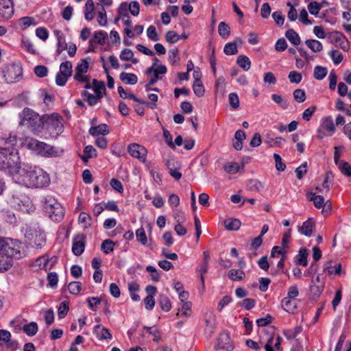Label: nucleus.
Masks as SVG:
<instances>
[{"instance_id":"obj_1","label":"nucleus","mask_w":351,"mask_h":351,"mask_svg":"<svg viewBox=\"0 0 351 351\" xmlns=\"http://www.w3.org/2000/svg\"><path fill=\"white\" fill-rule=\"evenodd\" d=\"M18 176V179L27 187H43L50 182L49 175L36 167L24 166Z\"/></svg>"},{"instance_id":"obj_2","label":"nucleus","mask_w":351,"mask_h":351,"mask_svg":"<svg viewBox=\"0 0 351 351\" xmlns=\"http://www.w3.org/2000/svg\"><path fill=\"white\" fill-rule=\"evenodd\" d=\"M21 169L20 158L15 149H0V171L7 172L12 176H18Z\"/></svg>"},{"instance_id":"obj_3","label":"nucleus","mask_w":351,"mask_h":351,"mask_svg":"<svg viewBox=\"0 0 351 351\" xmlns=\"http://www.w3.org/2000/svg\"><path fill=\"white\" fill-rule=\"evenodd\" d=\"M19 117L21 118L19 125L26 126L33 132L40 131L44 127L45 115L40 117L38 113L28 108H24L20 113Z\"/></svg>"},{"instance_id":"obj_4","label":"nucleus","mask_w":351,"mask_h":351,"mask_svg":"<svg viewBox=\"0 0 351 351\" xmlns=\"http://www.w3.org/2000/svg\"><path fill=\"white\" fill-rule=\"evenodd\" d=\"M0 252L10 259H20L25 256L21 243L19 241L2 237H0Z\"/></svg>"},{"instance_id":"obj_5","label":"nucleus","mask_w":351,"mask_h":351,"mask_svg":"<svg viewBox=\"0 0 351 351\" xmlns=\"http://www.w3.org/2000/svg\"><path fill=\"white\" fill-rule=\"evenodd\" d=\"M43 208L48 217L53 221H59L64 217L63 207L53 196L49 195L45 198Z\"/></svg>"},{"instance_id":"obj_6","label":"nucleus","mask_w":351,"mask_h":351,"mask_svg":"<svg viewBox=\"0 0 351 351\" xmlns=\"http://www.w3.org/2000/svg\"><path fill=\"white\" fill-rule=\"evenodd\" d=\"M25 145L28 149L37 151L38 154L44 156L56 157L59 156V152L56 147L34 138L27 139Z\"/></svg>"},{"instance_id":"obj_7","label":"nucleus","mask_w":351,"mask_h":351,"mask_svg":"<svg viewBox=\"0 0 351 351\" xmlns=\"http://www.w3.org/2000/svg\"><path fill=\"white\" fill-rule=\"evenodd\" d=\"M23 76V69L20 64L14 63L7 66L3 71V77L8 84L19 81Z\"/></svg>"},{"instance_id":"obj_8","label":"nucleus","mask_w":351,"mask_h":351,"mask_svg":"<svg viewBox=\"0 0 351 351\" xmlns=\"http://www.w3.org/2000/svg\"><path fill=\"white\" fill-rule=\"evenodd\" d=\"M44 126L47 129L56 134L58 135L63 131V124L60 120V117L58 114H51L50 115H45Z\"/></svg>"},{"instance_id":"obj_9","label":"nucleus","mask_w":351,"mask_h":351,"mask_svg":"<svg viewBox=\"0 0 351 351\" xmlns=\"http://www.w3.org/2000/svg\"><path fill=\"white\" fill-rule=\"evenodd\" d=\"M72 75V63L70 61H66L61 63L60 71L56 77V83L58 86H62L67 82L69 77Z\"/></svg>"},{"instance_id":"obj_10","label":"nucleus","mask_w":351,"mask_h":351,"mask_svg":"<svg viewBox=\"0 0 351 351\" xmlns=\"http://www.w3.org/2000/svg\"><path fill=\"white\" fill-rule=\"evenodd\" d=\"M330 42L335 45L337 47H340L344 51L349 49V43L346 36L338 31L332 32L329 35Z\"/></svg>"},{"instance_id":"obj_11","label":"nucleus","mask_w":351,"mask_h":351,"mask_svg":"<svg viewBox=\"0 0 351 351\" xmlns=\"http://www.w3.org/2000/svg\"><path fill=\"white\" fill-rule=\"evenodd\" d=\"M216 349H223L228 351L234 349V345L230 341V335L228 332H221L217 339V343L215 346Z\"/></svg>"},{"instance_id":"obj_12","label":"nucleus","mask_w":351,"mask_h":351,"mask_svg":"<svg viewBox=\"0 0 351 351\" xmlns=\"http://www.w3.org/2000/svg\"><path fill=\"white\" fill-rule=\"evenodd\" d=\"M14 14L12 0H0V16L5 19H10Z\"/></svg>"},{"instance_id":"obj_13","label":"nucleus","mask_w":351,"mask_h":351,"mask_svg":"<svg viewBox=\"0 0 351 351\" xmlns=\"http://www.w3.org/2000/svg\"><path fill=\"white\" fill-rule=\"evenodd\" d=\"M85 248V236L77 234L73 239L72 252L75 256H80Z\"/></svg>"},{"instance_id":"obj_14","label":"nucleus","mask_w":351,"mask_h":351,"mask_svg":"<svg viewBox=\"0 0 351 351\" xmlns=\"http://www.w3.org/2000/svg\"><path fill=\"white\" fill-rule=\"evenodd\" d=\"M166 165L170 175L176 180H179L182 178V173L179 171L181 167L180 162L174 158H171L167 160Z\"/></svg>"},{"instance_id":"obj_15","label":"nucleus","mask_w":351,"mask_h":351,"mask_svg":"<svg viewBox=\"0 0 351 351\" xmlns=\"http://www.w3.org/2000/svg\"><path fill=\"white\" fill-rule=\"evenodd\" d=\"M128 151L132 157L143 160L147 153V149L144 147L136 143L130 145Z\"/></svg>"},{"instance_id":"obj_16","label":"nucleus","mask_w":351,"mask_h":351,"mask_svg":"<svg viewBox=\"0 0 351 351\" xmlns=\"http://www.w3.org/2000/svg\"><path fill=\"white\" fill-rule=\"evenodd\" d=\"M128 5L126 2L121 3L118 8V12L119 16H122V19L123 20L124 24L127 27H131L132 21L128 13Z\"/></svg>"},{"instance_id":"obj_17","label":"nucleus","mask_w":351,"mask_h":351,"mask_svg":"<svg viewBox=\"0 0 351 351\" xmlns=\"http://www.w3.org/2000/svg\"><path fill=\"white\" fill-rule=\"evenodd\" d=\"M101 327V325L97 324L93 328V333L99 338L100 340L104 339H111L112 335L110 332V330L105 328L102 327L101 332H99V329Z\"/></svg>"},{"instance_id":"obj_18","label":"nucleus","mask_w":351,"mask_h":351,"mask_svg":"<svg viewBox=\"0 0 351 351\" xmlns=\"http://www.w3.org/2000/svg\"><path fill=\"white\" fill-rule=\"evenodd\" d=\"M108 128V126L106 124L102 123L97 126H92L89 129L88 132L91 136H99L100 134L106 135L110 132Z\"/></svg>"},{"instance_id":"obj_19","label":"nucleus","mask_w":351,"mask_h":351,"mask_svg":"<svg viewBox=\"0 0 351 351\" xmlns=\"http://www.w3.org/2000/svg\"><path fill=\"white\" fill-rule=\"evenodd\" d=\"M117 90L120 97L122 98L130 99L134 100V101L139 102L140 104H142L149 105L148 102L143 101V99H138L133 93H126L122 86H119Z\"/></svg>"},{"instance_id":"obj_20","label":"nucleus","mask_w":351,"mask_h":351,"mask_svg":"<svg viewBox=\"0 0 351 351\" xmlns=\"http://www.w3.org/2000/svg\"><path fill=\"white\" fill-rule=\"evenodd\" d=\"M224 227L226 230L230 231H235L241 227L240 220L234 218L227 219L223 221Z\"/></svg>"},{"instance_id":"obj_21","label":"nucleus","mask_w":351,"mask_h":351,"mask_svg":"<svg viewBox=\"0 0 351 351\" xmlns=\"http://www.w3.org/2000/svg\"><path fill=\"white\" fill-rule=\"evenodd\" d=\"M107 33L104 31L100 30L95 32L94 34L93 38L89 41L90 45H93V43L104 45L105 43V40L107 38Z\"/></svg>"},{"instance_id":"obj_22","label":"nucleus","mask_w":351,"mask_h":351,"mask_svg":"<svg viewBox=\"0 0 351 351\" xmlns=\"http://www.w3.org/2000/svg\"><path fill=\"white\" fill-rule=\"evenodd\" d=\"M120 80L125 84L134 85L138 81L137 76L134 73H128L125 72L121 73L119 75Z\"/></svg>"},{"instance_id":"obj_23","label":"nucleus","mask_w":351,"mask_h":351,"mask_svg":"<svg viewBox=\"0 0 351 351\" xmlns=\"http://www.w3.org/2000/svg\"><path fill=\"white\" fill-rule=\"evenodd\" d=\"M341 270V265L339 263L335 264L332 266V261L326 262L324 266V271H327L329 274L340 275Z\"/></svg>"},{"instance_id":"obj_24","label":"nucleus","mask_w":351,"mask_h":351,"mask_svg":"<svg viewBox=\"0 0 351 351\" xmlns=\"http://www.w3.org/2000/svg\"><path fill=\"white\" fill-rule=\"evenodd\" d=\"M97 156L96 149L92 145H87L84 147V154L81 156L84 162H87L90 158Z\"/></svg>"},{"instance_id":"obj_25","label":"nucleus","mask_w":351,"mask_h":351,"mask_svg":"<svg viewBox=\"0 0 351 351\" xmlns=\"http://www.w3.org/2000/svg\"><path fill=\"white\" fill-rule=\"evenodd\" d=\"M158 304L160 306V308L168 312L171 308V303L169 300V298L163 294H160L158 298Z\"/></svg>"},{"instance_id":"obj_26","label":"nucleus","mask_w":351,"mask_h":351,"mask_svg":"<svg viewBox=\"0 0 351 351\" xmlns=\"http://www.w3.org/2000/svg\"><path fill=\"white\" fill-rule=\"evenodd\" d=\"M285 36L289 42L291 43L293 45H300L301 41L300 38L298 34L293 29H288L285 33Z\"/></svg>"},{"instance_id":"obj_27","label":"nucleus","mask_w":351,"mask_h":351,"mask_svg":"<svg viewBox=\"0 0 351 351\" xmlns=\"http://www.w3.org/2000/svg\"><path fill=\"white\" fill-rule=\"evenodd\" d=\"M17 136L14 133H10L8 137H3L0 139L1 144L7 145L9 149L10 147H13L16 144Z\"/></svg>"},{"instance_id":"obj_28","label":"nucleus","mask_w":351,"mask_h":351,"mask_svg":"<svg viewBox=\"0 0 351 351\" xmlns=\"http://www.w3.org/2000/svg\"><path fill=\"white\" fill-rule=\"evenodd\" d=\"M245 276V273L242 270L232 269L228 272V278L233 281L242 280Z\"/></svg>"},{"instance_id":"obj_29","label":"nucleus","mask_w":351,"mask_h":351,"mask_svg":"<svg viewBox=\"0 0 351 351\" xmlns=\"http://www.w3.org/2000/svg\"><path fill=\"white\" fill-rule=\"evenodd\" d=\"M20 202L22 204H21L20 202H17V204L19 207V209H21L22 211L29 213L34 210V206L31 204L29 199L27 197H25L23 199L21 200Z\"/></svg>"},{"instance_id":"obj_30","label":"nucleus","mask_w":351,"mask_h":351,"mask_svg":"<svg viewBox=\"0 0 351 351\" xmlns=\"http://www.w3.org/2000/svg\"><path fill=\"white\" fill-rule=\"evenodd\" d=\"M313 223L310 220H307L299 228V230L305 236L310 237L313 232Z\"/></svg>"},{"instance_id":"obj_31","label":"nucleus","mask_w":351,"mask_h":351,"mask_svg":"<svg viewBox=\"0 0 351 351\" xmlns=\"http://www.w3.org/2000/svg\"><path fill=\"white\" fill-rule=\"evenodd\" d=\"M305 44L313 52H319L322 50V44L317 40L308 39L305 41Z\"/></svg>"},{"instance_id":"obj_32","label":"nucleus","mask_w":351,"mask_h":351,"mask_svg":"<svg viewBox=\"0 0 351 351\" xmlns=\"http://www.w3.org/2000/svg\"><path fill=\"white\" fill-rule=\"evenodd\" d=\"M218 32L221 38L226 39L230 34V28L226 23L222 21L218 25Z\"/></svg>"},{"instance_id":"obj_33","label":"nucleus","mask_w":351,"mask_h":351,"mask_svg":"<svg viewBox=\"0 0 351 351\" xmlns=\"http://www.w3.org/2000/svg\"><path fill=\"white\" fill-rule=\"evenodd\" d=\"M282 307L288 313H293L296 309L295 304L291 301V299L284 298L281 302Z\"/></svg>"},{"instance_id":"obj_34","label":"nucleus","mask_w":351,"mask_h":351,"mask_svg":"<svg viewBox=\"0 0 351 351\" xmlns=\"http://www.w3.org/2000/svg\"><path fill=\"white\" fill-rule=\"evenodd\" d=\"M237 63L244 71H248L251 66L250 59L245 55L238 56Z\"/></svg>"},{"instance_id":"obj_35","label":"nucleus","mask_w":351,"mask_h":351,"mask_svg":"<svg viewBox=\"0 0 351 351\" xmlns=\"http://www.w3.org/2000/svg\"><path fill=\"white\" fill-rule=\"evenodd\" d=\"M193 89L194 91V93L199 97L203 96L204 93V87L199 79H198V75H197L196 80H195L193 85Z\"/></svg>"},{"instance_id":"obj_36","label":"nucleus","mask_w":351,"mask_h":351,"mask_svg":"<svg viewBox=\"0 0 351 351\" xmlns=\"http://www.w3.org/2000/svg\"><path fill=\"white\" fill-rule=\"evenodd\" d=\"M93 90L96 96L99 95V98L102 97V91H105V84L104 82L98 81L96 79L93 80Z\"/></svg>"},{"instance_id":"obj_37","label":"nucleus","mask_w":351,"mask_h":351,"mask_svg":"<svg viewBox=\"0 0 351 351\" xmlns=\"http://www.w3.org/2000/svg\"><path fill=\"white\" fill-rule=\"evenodd\" d=\"M23 331L28 336H34L38 332V325L36 322H32L28 324H25L23 328Z\"/></svg>"},{"instance_id":"obj_38","label":"nucleus","mask_w":351,"mask_h":351,"mask_svg":"<svg viewBox=\"0 0 351 351\" xmlns=\"http://www.w3.org/2000/svg\"><path fill=\"white\" fill-rule=\"evenodd\" d=\"M241 167L244 168V164H242L241 166H240L237 162H232V163L226 164L223 166L224 170L227 173H230V174H233V173H236L239 172L240 171Z\"/></svg>"},{"instance_id":"obj_39","label":"nucleus","mask_w":351,"mask_h":351,"mask_svg":"<svg viewBox=\"0 0 351 351\" xmlns=\"http://www.w3.org/2000/svg\"><path fill=\"white\" fill-rule=\"evenodd\" d=\"M328 71L326 67L322 66H316L314 69L313 75L317 80H323L327 75Z\"/></svg>"},{"instance_id":"obj_40","label":"nucleus","mask_w":351,"mask_h":351,"mask_svg":"<svg viewBox=\"0 0 351 351\" xmlns=\"http://www.w3.org/2000/svg\"><path fill=\"white\" fill-rule=\"evenodd\" d=\"M19 25L21 26L22 29H25L32 25H36L37 23L32 17L24 16L19 19Z\"/></svg>"},{"instance_id":"obj_41","label":"nucleus","mask_w":351,"mask_h":351,"mask_svg":"<svg viewBox=\"0 0 351 351\" xmlns=\"http://www.w3.org/2000/svg\"><path fill=\"white\" fill-rule=\"evenodd\" d=\"M247 188L250 191H259L263 188V185L259 180L252 179L248 181Z\"/></svg>"},{"instance_id":"obj_42","label":"nucleus","mask_w":351,"mask_h":351,"mask_svg":"<svg viewBox=\"0 0 351 351\" xmlns=\"http://www.w3.org/2000/svg\"><path fill=\"white\" fill-rule=\"evenodd\" d=\"M114 245L115 243L110 239L104 240L101 243V250L104 253L109 254L113 252Z\"/></svg>"},{"instance_id":"obj_43","label":"nucleus","mask_w":351,"mask_h":351,"mask_svg":"<svg viewBox=\"0 0 351 351\" xmlns=\"http://www.w3.org/2000/svg\"><path fill=\"white\" fill-rule=\"evenodd\" d=\"M13 265V261L10 258L0 257V272L8 270Z\"/></svg>"},{"instance_id":"obj_44","label":"nucleus","mask_w":351,"mask_h":351,"mask_svg":"<svg viewBox=\"0 0 351 351\" xmlns=\"http://www.w3.org/2000/svg\"><path fill=\"white\" fill-rule=\"evenodd\" d=\"M321 128H322V129H323L324 130H327V131L332 133L335 130V125H334L332 119L330 117H326L324 120V121L321 125Z\"/></svg>"},{"instance_id":"obj_45","label":"nucleus","mask_w":351,"mask_h":351,"mask_svg":"<svg viewBox=\"0 0 351 351\" xmlns=\"http://www.w3.org/2000/svg\"><path fill=\"white\" fill-rule=\"evenodd\" d=\"M89 64L86 59L82 60L80 63H78L75 68V74H84L86 73L88 70Z\"/></svg>"},{"instance_id":"obj_46","label":"nucleus","mask_w":351,"mask_h":351,"mask_svg":"<svg viewBox=\"0 0 351 351\" xmlns=\"http://www.w3.org/2000/svg\"><path fill=\"white\" fill-rule=\"evenodd\" d=\"M272 100L278 104L282 109H287L289 106V103L281 95L278 94L271 95Z\"/></svg>"},{"instance_id":"obj_47","label":"nucleus","mask_w":351,"mask_h":351,"mask_svg":"<svg viewBox=\"0 0 351 351\" xmlns=\"http://www.w3.org/2000/svg\"><path fill=\"white\" fill-rule=\"evenodd\" d=\"M136 237L137 240L143 245L147 244V237L145 231L143 227L138 228L136 231Z\"/></svg>"},{"instance_id":"obj_48","label":"nucleus","mask_w":351,"mask_h":351,"mask_svg":"<svg viewBox=\"0 0 351 351\" xmlns=\"http://www.w3.org/2000/svg\"><path fill=\"white\" fill-rule=\"evenodd\" d=\"M322 8V4H319L317 1H312L308 5V10L309 12L315 16H317L320 10Z\"/></svg>"},{"instance_id":"obj_49","label":"nucleus","mask_w":351,"mask_h":351,"mask_svg":"<svg viewBox=\"0 0 351 351\" xmlns=\"http://www.w3.org/2000/svg\"><path fill=\"white\" fill-rule=\"evenodd\" d=\"M91 217L87 213L82 212L80 214L79 221L84 225V228H88L91 226Z\"/></svg>"},{"instance_id":"obj_50","label":"nucleus","mask_w":351,"mask_h":351,"mask_svg":"<svg viewBox=\"0 0 351 351\" xmlns=\"http://www.w3.org/2000/svg\"><path fill=\"white\" fill-rule=\"evenodd\" d=\"M69 303L66 301H64L60 303V306L58 310V315L60 319L64 318L69 311Z\"/></svg>"},{"instance_id":"obj_51","label":"nucleus","mask_w":351,"mask_h":351,"mask_svg":"<svg viewBox=\"0 0 351 351\" xmlns=\"http://www.w3.org/2000/svg\"><path fill=\"white\" fill-rule=\"evenodd\" d=\"M324 282H322L320 285H316L315 281L313 280L310 290L313 295L319 297L324 289Z\"/></svg>"},{"instance_id":"obj_52","label":"nucleus","mask_w":351,"mask_h":351,"mask_svg":"<svg viewBox=\"0 0 351 351\" xmlns=\"http://www.w3.org/2000/svg\"><path fill=\"white\" fill-rule=\"evenodd\" d=\"M298 256H300V258L297 260V263L300 265L306 266L308 257L307 250L306 249H301L299 251Z\"/></svg>"},{"instance_id":"obj_53","label":"nucleus","mask_w":351,"mask_h":351,"mask_svg":"<svg viewBox=\"0 0 351 351\" xmlns=\"http://www.w3.org/2000/svg\"><path fill=\"white\" fill-rule=\"evenodd\" d=\"M223 51L226 55H234L238 53L237 45L235 43H228L226 44Z\"/></svg>"},{"instance_id":"obj_54","label":"nucleus","mask_w":351,"mask_h":351,"mask_svg":"<svg viewBox=\"0 0 351 351\" xmlns=\"http://www.w3.org/2000/svg\"><path fill=\"white\" fill-rule=\"evenodd\" d=\"M82 289V284L80 282H71L69 284V291L73 295H77L80 293Z\"/></svg>"},{"instance_id":"obj_55","label":"nucleus","mask_w":351,"mask_h":351,"mask_svg":"<svg viewBox=\"0 0 351 351\" xmlns=\"http://www.w3.org/2000/svg\"><path fill=\"white\" fill-rule=\"evenodd\" d=\"M101 10L98 12L97 22L101 26H105L107 24V16L104 6L101 5Z\"/></svg>"},{"instance_id":"obj_56","label":"nucleus","mask_w":351,"mask_h":351,"mask_svg":"<svg viewBox=\"0 0 351 351\" xmlns=\"http://www.w3.org/2000/svg\"><path fill=\"white\" fill-rule=\"evenodd\" d=\"M293 95L294 99L298 103H302L306 99L305 92L304 90L300 88L295 89L293 93Z\"/></svg>"},{"instance_id":"obj_57","label":"nucleus","mask_w":351,"mask_h":351,"mask_svg":"<svg viewBox=\"0 0 351 351\" xmlns=\"http://www.w3.org/2000/svg\"><path fill=\"white\" fill-rule=\"evenodd\" d=\"M229 104L233 109H237L239 107V99L237 93H231L228 95Z\"/></svg>"},{"instance_id":"obj_58","label":"nucleus","mask_w":351,"mask_h":351,"mask_svg":"<svg viewBox=\"0 0 351 351\" xmlns=\"http://www.w3.org/2000/svg\"><path fill=\"white\" fill-rule=\"evenodd\" d=\"M165 39L169 43H175L180 40V35L174 31L169 30L165 34Z\"/></svg>"},{"instance_id":"obj_59","label":"nucleus","mask_w":351,"mask_h":351,"mask_svg":"<svg viewBox=\"0 0 351 351\" xmlns=\"http://www.w3.org/2000/svg\"><path fill=\"white\" fill-rule=\"evenodd\" d=\"M329 54L335 64H339L343 60V54L337 50H332Z\"/></svg>"},{"instance_id":"obj_60","label":"nucleus","mask_w":351,"mask_h":351,"mask_svg":"<svg viewBox=\"0 0 351 351\" xmlns=\"http://www.w3.org/2000/svg\"><path fill=\"white\" fill-rule=\"evenodd\" d=\"M288 78L290 82L299 84L302 81V77L300 73L292 71L289 73Z\"/></svg>"},{"instance_id":"obj_61","label":"nucleus","mask_w":351,"mask_h":351,"mask_svg":"<svg viewBox=\"0 0 351 351\" xmlns=\"http://www.w3.org/2000/svg\"><path fill=\"white\" fill-rule=\"evenodd\" d=\"M128 10H129L133 16H136L138 15L140 12V6L137 1H133L129 5L128 4Z\"/></svg>"},{"instance_id":"obj_62","label":"nucleus","mask_w":351,"mask_h":351,"mask_svg":"<svg viewBox=\"0 0 351 351\" xmlns=\"http://www.w3.org/2000/svg\"><path fill=\"white\" fill-rule=\"evenodd\" d=\"M146 271L150 273L152 280L154 282H158L160 280V276L156 269L152 265H148L146 267Z\"/></svg>"},{"instance_id":"obj_63","label":"nucleus","mask_w":351,"mask_h":351,"mask_svg":"<svg viewBox=\"0 0 351 351\" xmlns=\"http://www.w3.org/2000/svg\"><path fill=\"white\" fill-rule=\"evenodd\" d=\"M147 37L152 41H158L159 36L156 32V29L154 26L150 25L147 29Z\"/></svg>"},{"instance_id":"obj_64","label":"nucleus","mask_w":351,"mask_h":351,"mask_svg":"<svg viewBox=\"0 0 351 351\" xmlns=\"http://www.w3.org/2000/svg\"><path fill=\"white\" fill-rule=\"evenodd\" d=\"M256 304V300L252 298L244 299L241 303L240 306H243L245 310H250L254 307Z\"/></svg>"}]
</instances>
